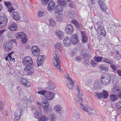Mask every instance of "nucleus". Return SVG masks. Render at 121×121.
<instances>
[{
	"label": "nucleus",
	"instance_id": "1",
	"mask_svg": "<svg viewBox=\"0 0 121 121\" xmlns=\"http://www.w3.org/2000/svg\"><path fill=\"white\" fill-rule=\"evenodd\" d=\"M53 55L54 58H52V60L54 66L56 69H58L62 71L60 65L61 61L59 55L58 54L57 52L56 51H53Z\"/></svg>",
	"mask_w": 121,
	"mask_h": 121
},
{
	"label": "nucleus",
	"instance_id": "2",
	"mask_svg": "<svg viewBox=\"0 0 121 121\" xmlns=\"http://www.w3.org/2000/svg\"><path fill=\"white\" fill-rule=\"evenodd\" d=\"M111 77L108 74H105L102 76L101 81L104 86L108 85L110 83Z\"/></svg>",
	"mask_w": 121,
	"mask_h": 121
},
{
	"label": "nucleus",
	"instance_id": "3",
	"mask_svg": "<svg viewBox=\"0 0 121 121\" xmlns=\"http://www.w3.org/2000/svg\"><path fill=\"white\" fill-rule=\"evenodd\" d=\"M80 105L81 108L84 111L87 112L90 116L92 115L95 112V110L91 107L87 108L81 103L80 104Z\"/></svg>",
	"mask_w": 121,
	"mask_h": 121
},
{
	"label": "nucleus",
	"instance_id": "4",
	"mask_svg": "<svg viewBox=\"0 0 121 121\" xmlns=\"http://www.w3.org/2000/svg\"><path fill=\"white\" fill-rule=\"evenodd\" d=\"M34 72V68L30 66H25L23 72L25 75H30L32 74Z\"/></svg>",
	"mask_w": 121,
	"mask_h": 121
},
{
	"label": "nucleus",
	"instance_id": "5",
	"mask_svg": "<svg viewBox=\"0 0 121 121\" xmlns=\"http://www.w3.org/2000/svg\"><path fill=\"white\" fill-rule=\"evenodd\" d=\"M22 62L25 66H31L33 63L31 58L28 56L24 58L22 60Z\"/></svg>",
	"mask_w": 121,
	"mask_h": 121
},
{
	"label": "nucleus",
	"instance_id": "6",
	"mask_svg": "<svg viewBox=\"0 0 121 121\" xmlns=\"http://www.w3.org/2000/svg\"><path fill=\"white\" fill-rule=\"evenodd\" d=\"M44 107L43 111L45 112L48 113L50 112L51 111L50 108H48L49 105L48 101L47 100H44L43 102Z\"/></svg>",
	"mask_w": 121,
	"mask_h": 121
},
{
	"label": "nucleus",
	"instance_id": "7",
	"mask_svg": "<svg viewBox=\"0 0 121 121\" xmlns=\"http://www.w3.org/2000/svg\"><path fill=\"white\" fill-rule=\"evenodd\" d=\"M3 47L5 51L6 52L10 51L13 48V46L11 44L8 42L4 43V44Z\"/></svg>",
	"mask_w": 121,
	"mask_h": 121
},
{
	"label": "nucleus",
	"instance_id": "8",
	"mask_svg": "<svg viewBox=\"0 0 121 121\" xmlns=\"http://www.w3.org/2000/svg\"><path fill=\"white\" fill-rule=\"evenodd\" d=\"M44 59V57L43 55H40L38 56L37 61V64L38 66H42L43 65Z\"/></svg>",
	"mask_w": 121,
	"mask_h": 121
},
{
	"label": "nucleus",
	"instance_id": "9",
	"mask_svg": "<svg viewBox=\"0 0 121 121\" xmlns=\"http://www.w3.org/2000/svg\"><path fill=\"white\" fill-rule=\"evenodd\" d=\"M81 37L82 43H85L87 42L88 39V37L85 32L82 31L81 33Z\"/></svg>",
	"mask_w": 121,
	"mask_h": 121
},
{
	"label": "nucleus",
	"instance_id": "10",
	"mask_svg": "<svg viewBox=\"0 0 121 121\" xmlns=\"http://www.w3.org/2000/svg\"><path fill=\"white\" fill-rule=\"evenodd\" d=\"M65 31L68 34H71L73 33V32L72 26L70 24L68 25L65 28Z\"/></svg>",
	"mask_w": 121,
	"mask_h": 121
},
{
	"label": "nucleus",
	"instance_id": "11",
	"mask_svg": "<svg viewBox=\"0 0 121 121\" xmlns=\"http://www.w3.org/2000/svg\"><path fill=\"white\" fill-rule=\"evenodd\" d=\"M8 18L6 17H3L1 21L0 22V29L4 27L8 22Z\"/></svg>",
	"mask_w": 121,
	"mask_h": 121
},
{
	"label": "nucleus",
	"instance_id": "12",
	"mask_svg": "<svg viewBox=\"0 0 121 121\" xmlns=\"http://www.w3.org/2000/svg\"><path fill=\"white\" fill-rule=\"evenodd\" d=\"M71 42L75 44L78 43V36L76 34L73 35L70 37Z\"/></svg>",
	"mask_w": 121,
	"mask_h": 121
},
{
	"label": "nucleus",
	"instance_id": "13",
	"mask_svg": "<svg viewBox=\"0 0 121 121\" xmlns=\"http://www.w3.org/2000/svg\"><path fill=\"white\" fill-rule=\"evenodd\" d=\"M121 88L116 84H114L112 88V91L114 94H117L121 91Z\"/></svg>",
	"mask_w": 121,
	"mask_h": 121
},
{
	"label": "nucleus",
	"instance_id": "14",
	"mask_svg": "<svg viewBox=\"0 0 121 121\" xmlns=\"http://www.w3.org/2000/svg\"><path fill=\"white\" fill-rule=\"evenodd\" d=\"M56 32L55 34L58 39H61L63 38L64 35V32L63 31L60 30H58L56 31Z\"/></svg>",
	"mask_w": 121,
	"mask_h": 121
},
{
	"label": "nucleus",
	"instance_id": "15",
	"mask_svg": "<svg viewBox=\"0 0 121 121\" xmlns=\"http://www.w3.org/2000/svg\"><path fill=\"white\" fill-rule=\"evenodd\" d=\"M45 95L46 98L49 100H51L54 98V94L49 91H47Z\"/></svg>",
	"mask_w": 121,
	"mask_h": 121
},
{
	"label": "nucleus",
	"instance_id": "16",
	"mask_svg": "<svg viewBox=\"0 0 121 121\" xmlns=\"http://www.w3.org/2000/svg\"><path fill=\"white\" fill-rule=\"evenodd\" d=\"M8 28L10 30L12 31H16L17 28V26L15 23L12 22Z\"/></svg>",
	"mask_w": 121,
	"mask_h": 121
},
{
	"label": "nucleus",
	"instance_id": "17",
	"mask_svg": "<svg viewBox=\"0 0 121 121\" xmlns=\"http://www.w3.org/2000/svg\"><path fill=\"white\" fill-rule=\"evenodd\" d=\"M64 44L65 46H68L71 44V41L70 38L68 36H66L64 40H63Z\"/></svg>",
	"mask_w": 121,
	"mask_h": 121
},
{
	"label": "nucleus",
	"instance_id": "18",
	"mask_svg": "<svg viewBox=\"0 0 121 121\" xmlns=\"http://www.w3.org/2000/svg\"><path fill=\"white\" fill-rule=\"evenodd\" d=\"M55 3L52 0H50L49 2L48 5V10L51 11L55 7Z\"/></svg>",
	"mask_w": 121,
	"mask_h": 121
},
{
	"label": "nucleus",
	"instance_id": "19",
	"mask_svg": "<svg viewBox=\"0 0 121 121\" xmlns=\"http://www.w3.org/2000/svg\"><path fill=\"white\" fill-rule=\"evenodd\" d=\"M99 69L101 72L105 73L107 72L108 70V67L106 65H102L99 66Z\"/></svg>",
	"mask_w": 121,
	"mask_h": 121
},
{
	"label": "nucleus",
	"instance_id": "20",
	"mask_svg": "<svg viewBox=\"0 0 121 121\" xmlns=\"http://www.w3.org/2000/svg\"><path fill=\"white\" fill-rule=\"evenodd\" d=\"M22 111L18 110L16 111L15 114V118L17 120H18L20 118L22 115Z\"/></svg>",
	"mask_w": 121,
	"mask_h": 121
},
{
	"label": "nucleus",
	"instance_id": "21",
	"mask_svg": "<svg viewBox=\"0 0 121 121\" xmlns=\"http://www.w3.org/2000/svg\"><path fill=\"white\" fill-rule=\"evenodd\" d=\"M71 22L77 28L79 29L81 27L82 25L77 20L73 19L71 21Z\"/></svg>",
	"mask_w": 121,
	"mask_h": 121
},
{
	"label": "nucleus",
	"instance_id": "22",
	"mask_svg": "<svg viewBox=\"0 0 121 121\" xmlns=\"http://www.w3.org/2000/svg\"><path fill=\"white\" fill-rule=\"evenodd\" d=\"M14 19L16 20H19L21 19V17L19 14L16 12H14L12 15Z\"/></svg>",
	"mask_w": 121,
	"mask_h": 121
},
{
	"label": "nucleus",
	"instance_id": "23",
	"mask_svg": "<svg viewBox=\"0 0 121 121\" xmlns=\"http://www.w3.org/2000/svg\"><path fill=\"white\" fill-rule=\"evenodd\" d=\"M57 2L59 5L63 7L66 6L67 4V2L65 0H58Z\"/></svg>",
	"mask_w": 121,
	"mask_h": 121
},
{
	"label": "nucleus",
	"instance_id": "24",
	"mask_svg": "<svg viewBox=\"0 0 121 121\" xmlns=\"http://www.w3.org/2000/svg\"><path fill=\"white\" fill-rule=\"evenodd\" d=\"M41 109L40 108H39V110L36 112H35L34 114L35 115V117L36 118H38L42 114L41 112Z\"/></svg>",
	"mask_w": 121,
	"mask_h": 121
},
{
	"label": "nucleus",
	"instance_id": "25",
	"mask_svg": "<svg viewBox=\"0 0 121 121\" xmlns=\"http://www.w3.org/2000/svg\"><path fill=\"white\" fill-rule=\"evenodd\" d=\"M63 7L59 5H57L55 10V13H58L59 12L63 11Z\"/></svg>",
	"mask_w": 121,
	"mask_h": 121
},
{
	"label": "nucleus",
	"instance_id": "26",
	"mask_svg": "<svg viewBox=\"0 0 121 121\" xmlns=\"http://www.w3.org/2000/svg\"><path fill=\"white\" fill-rule=\"evenodd\" d=\"M21 41L22 43L23 44H25L28 41L27 36L26 35L25 33L21 38Z\"/></svg>",
	"mask_w": 121,
	"mask_h": 121
},
{
	"label": "nucleus",
	"instance_id": "27",
	"mask_svg": "<svg viewBox=\"0 0 121 121\" xmlns=\"http://www.w3.org/2000/svg\"><path fill=\"white\" fill-rule=\"evenodd\" d=\"M103 61L109 64H112L114 62L112 60L106 57H105L104 58Z\"/></svg>",
	"mask_w": 121,
	"mask_h": 121
},
{
	"label": "nucleus",
	"instance_id": "28",
	"mask_svg": "<svg viewBox=\"0 0 121 121\" xmlns=\"http://www.w3.org/2000/svg\"><path fill=\"white\" fill-rule=\"evenodd\" d=\"M54 47L57 49L61 50L62 49V44L61 43H58L55 45Z\"/></svg>",
	"mask_w": 121,
	"mask_h": 121
},
{
	"label": "nucleus",
	"instance_id": "29",
	"mask_svg": "<svg viewBox=\"0 0 121 121\" xmlns=\"http://www.w3.org/2000/svg\"><path fill=\"white\" fill-rule=\"evenodd\" d=\"M47 84L48 85V87L49 89L51 90H53L55 88L54 85L50 82H47Z\"/></svg>",
	"mask_w": 121,
	"mask_h": 121
},
{
	"label": "nucleus",
	"instance_id": "30",
	"mask_svg": "<svg viewBox=\"0 0 121 121\" xmlns=\"http://www.w3.org/2000/svg\"><path fill=\"white\" fill-rule=\"evenodd\" d=\"M101 85L100 83L97 82L95 83L94 84V88L96 90L99 89L101 87Z\"/></svg>",
	"mask_w": 121,
	"mask_h": 121
},
{
	"label": "nucleus",
	"instance_id": "31",
	"mask_svg": "<svg viewBox=\"0 0 121 121\" xmlns=\"http://www.w3.org/2000/svg\"><path fill=\"white\" fill-rule=\"evenodd\" d=\"M95 96L99 98H102L103 97V95L102 93L96 92L94 94Z\"/></svg>",
	"mask_w": 121,
	"mask_h": 121
},
{
	"label": "nucleus",
	"instance_id": "32",
	"mask_svg": "<svg viewBox=\"0 0 121 121\" xmlns=\"http://www.w3.org/2000/svg\"><path fill=\"white\" fill-rule=\"evenodd\" d=\"M25 33L22 32L17 33L15 34L16 37L18 39L21 38Z\"/></svg>",
	"mask_w": 121,
	"mask_h": 121
},
{
	"label": "nucleus",
	"instance_id": "33",
	"mask_svg": "<svg viewBox=\"0 0 121 121\" xmlns=\"http://www.w3.org/2000/svg\"><path fill=\"white\" fill-rule=\"evenodd\" d=\"M103 58V57H97L96 56H95L94 58V60L95 62H99L101 61Z\"/></svg>",
	"mask_w": 121,
	"mask_h": 121
},
{
	"label": "nucleus",
	"instance_id": "34",
	"mask_svg": "<svg viewBox=\"0 0 121 121\" xmlns=\"http://www.w3.org/2000/svg\"><path fill=\"white\" fill-rule=\"evenodd\" d=\"M110 97V99L113 101L117 100L118 99V97L117 95H111Z\"/></svg>",
	"mask_w": 121,
	"mask_h": 121
},
{
	"label": "nucleus",
	"instance_id": "35",
	"mask_svg": "<svg viewBox=\"0 0 121 121\" xmlns=\"http://www.w3.org/2000/svg\"><path fill=\"white\" fill-rule=\"evenodd\" d=\"M70 83L69 84H67L68 86L69 87V89H72L73 88V86L74 84V82L72 80L70 81Z\"/></svg>",
	"mask_w": 121,
	"mask_h": 121
},
{
	"label": "nucleus",
	"instance_id": "36",
	"mask_svg": "<svg viewBox=\"0 0 121 121\" xmlns=\"http://www.w3.org/2000/svg\"><path fill=\"white\" fill-rule=\"evenodd\" d=\"M110 66L113 72L115 73L117 72L116 70L117 69V67L116 65H110Z\"/></svg>",
	"mask_w": 121,
	"mask_h": 121
},
{
	"label": "nucleus",
	"instance_id": "37",
	"mask_svg": "<svg viewBox=\"0 0 121 121\" xmlns=\"http://www.w3.org/2000/svg\"><path fill=\"white\" fill-rule=\"evenodd\" d=\"M14 52L13 51H12L8 54L7 56L5 58V59L6 61L11 60V56H12V55Z\"/></svg>",
	"mask_w": 121,
	"mask_h": 121
},
{
	"label": "nucleus",
	"instance_id": "38",
	"mask_svg": "<svg viewBox=\"0 0 121 121\" xmlns=\"http://www.w3.org/2000/svg\"><path fill=\"white\" fill-rule=\"evenodd\" d=\"M61 109V107L59 105H57L54 107V110L56 112L60 111Z\"/></svg>",
	"mask_w": 121,
	"mask_h": 121
},
{
	"label": "nucleus",
	"instance_id": "39",
	"mask_svg": "<svg viewBox=\"0 0 121 121\" xmlns=\"http://www.w3.org/2000/svg\"><path fill=\"white\" fill-rule=\"evenodd\" d=\"M49 21L50 22V25L52 26H54L56 25V22L55 21L52 19H49Z\"/></svg>",
	"mask_w": 121,
	"mask_h": 121
},
{
	"label": "nucleus",
	"instance_id": "40",
	"mask_svg": "<svg viewBox=\"0 0 121 121\" xmlns=\"http://www.w3.org/2000/svg\"><path fill=\"white\" fill-rule=\"evenodd\" d=\"M39 50L40 51L39 47L36 46H33L32 47L31 49V52L33 51L36 52V51H38Z\"/></svg>",
	"mask_w": 121,
	"mask_h": 121
},
{
	"label": "nucleus",
	"instance_id": "41",
	"mask_svg": "<svg viewBox=\"0 0 121 121\" xmlns=\"http://www.w3.org/2000/svg\"><path fill=\"white\" fill-rule=\"evenodd\" d=\"M4 4L6 7L8 8L11 7L12 6V4L10 2L5 1L4 2Z\"/></svg>",
	"mask_w": 121,
	"mask_h": 121
},
{
	"label": "nucleus",
	"instance_id": "42",
	"mask_svg": "<svg viewBox=\"0 0 121 121\" xmlns=\"http://www.w3.org/2000/svg\"><path fill=\"white\" fill-rule=\"evenodd\" d=\"M116 107L117 110L121 111V101L117 103Z\"/></svg>",
	"mask_w": 121,
	"mask_h": 121
},
{
	"label": "nucleus",
	"instance_id": "43",
	"mask_svg": "<svg viewBox=\"0 0 121 121\" xmlns=\"http://www.w3.org/2000/svg\"><path fill=\"white\" fill-rule=\"evenodd\" d=\"M103 98L104 99L107 98L108 96V92L105 90H103Z\"/></svg>",
	"mask_w": 121,
	"mask_h": 121
},
{
	"label": "nucleus",
	"instance_id": "44",
	"mask_svg": "<svg viewBox=\"0 0 121 121\" xmlns=\"http://www.w3.org/2000/svg\"><path fill=\"white\" fill-rule=\"evenodd\" d=\"M46 91L44 90H42L38 91L37 92V93L40 94V95H44L45 96L46 93Z\"/></svg>",
	"mask_w": 121,
	"mask_h": 121
},
{
	"label": "nucleus",
	"instance_id": "45",
	"mask_svg": "<svg viewBox=\"0 0 121 121\" xmlns=\"http://www.w3.org/2000/svg\"><path fill=\"white\" fill-rule=\"evenodd\" d=\"M24 83L23 84L24 86H25L29 87L30 86V82L26 80V81L25 82H23Z\"/></svg>",
	"mask_w": 121,
	"mask_h": 121
},
{
	"label": "nucleus",
	"instance_id": "46",
	"mask_svg": "<svg viewBox=\"0 0 121 121\" xmlns=\"http://www.w3.org/2000/svg\"><path fill=\"white\" fill-rule=\"evenodd\" d=\"M48 119L47 117L43 116L39 118V121H46Z\"/></svg>",
	"mask_w": 121,
	"mask_h": 121
},
{
	"label": "nucleus",
	"instance_id": "47",
	"mask_svg": "<svg viewBox=\"0 0 121 121\" xmlns=\"http://www.w3.org/2000/svg\"><path fill=\"white\" fill-rule=\"evenodd\" d=\"M50 119L51 120L53 121H54L56 120V116L55 114H51Z\"/></svg>",
	"mask_w": 121,
	"mask_h": 121
},
{
	"label": "nucleus",
	"instance_id": "48",
	"mask_svg": "<svg viewBox=\"0 0 121 121\" xmlns=\"http://www.w3.org/2000/svg\"><path fill=\"white\" fill-rule=\"evenodd\" d=\"M32 55L34 56H37L40 54V51H33L31 52Z\"/></svg>",
	"mask_w": 121,
	"mask_h": 121
},
{
	"label": "nucleus",
	"instance_id": "49",
	"mask_svg": "<svg viewBox=\"0 0 121 121\" xmlns=\"http://www.w3.org/2000/svg\"><path fill=\"white\" fill-rule=\"evenodd\" d=\"M26 79L23 78H21L19 79V82L20 83L22 84H24L23 82H25L26 81Z\"/></svg>",
	"mask_w": 121,
	"mask_h": 121
},
{
	"label": "nucleus",
	"instance_id": "50",
	"mask_svg": "<svg viewBox=\"0 0 121 121\" xmlns=\"http://www.w3.org/2000/svg\"><path fill=\"white\" fill-rule=\"evenodd\" d=\"M78 97L76 99V100L78 102H81L82 101V98L81 96H79V95L77 96Z\"/></svg>",
	"mask_w": 121,
	"mask_h": 121
},
{
	"label": "nucleus",
	"instance_id": "51",
	"mask_svg": "<svg viewBox=\"0 0 121 121\" xmlns=\"http://www.w3.org/2000/svg\"><path fill=\"white\" fill-rule=\"evenodd\" d=\"M49 0H41V3L43 5H47Z\"/></svg>",
	"mask_w": 121,
	"mask_h": 121
},
{
	"label": "nucleus",
	"instance_id": "52",
	"mask_svg": "<svg viewBox=\"0 0 121 121\" xmlns=\"http://www.w3.org/2000/svg\"><path fill=\"white\" fill-rule=\"evenodd\" d=\"M68 4L69 6L71 8L74 9L75 8L74 3L73 2L69 3Z\"/></svg>",
	"mask_w": 121,
	"mask_h": 121
},
{
	"label": "nucleus",
	"instance_id": "53",
	"mask_svg": "<svg viewBox=\"0 0 121 121\" xmlns=\"http://www.w3.org/2000/svg\"><path fill=\"white\" fill-rule=\"evenodd\" d=\"M100 8L101 10L103 11H105L107 9L105 4H104V5L100 6Z\"/></svg>",
	"mask_w": 121,
	"mask_h": 121
},
{
	"label": "nucleus",
	"instance_id": "54",
	"mask_svg": "<svg viewBox=\"0 0 121 121\" xmlns=\"http://www.w3.org/2000/svg\"><path fill=\"white\" fill-rule=\"evenodd\" d=\"M98 3L99 5L100 6H101L103 5H104V4H105L104 3V1L102 0H99L98 1Z\"/></svg>",
	"mask_w": 121,
	"mask_h": 121
},
{
	"label": "nucleus",
	"instance_id": "55",
	"mask_svg": "<svg viewBox=\"0 0 121 121\" xmlns=\"http://www.w3.org/2000/svg\"><path fill=\"white\" fill-rule=\"evenodd\" d=\"M102 23L99 22H97L95 24V25L97 27V29L99 28V27L101 26V24Z\"/></svg>",
	"mask_w": 121,
	"mask_h": 121
},
{
	"label": "nucleus",
	"instance_id": "56",
	"mask_svg": "<svg viewBox=\"0 0 121 121\" xmlns=\"http://www.w3.org/2000/svg\"><path fill=\"white\" fill-rule=\"evenodd\" d=\"M100 32L102 35L104 36L105 35L106 31L104 29L102 30Z\"/></svg>",
	"mask_w": 121,
	"mask_h": 121
},
{
	"label": "nucleus",
	"instance_id": "57",
	"mask_svg": "<svg viewBox=\"0 0 121 121\" xmlns=\"http://www.w3.org/2000/svg\"><path fill=\"white\" fill-rule=\"evenodd\" d=\"M65 77L68 79V80L70 81H72V80L70 78V76H69L67 74H65Z\"/></svg>",
	"mask_w": 121,
	"mask_h": 121
},
{
	"label": "nucleus",
	"instance_id": "58",
	"mask_svg": "<svg viewBox=\"0 0 121 121\" xmlns=\"http://www.w3.org/2000/svg\"><path fill=\"white\" fill-rule=\"evenodd\" d=\"M80 118V116L79 115L77 114L75 115L74 117V119L76 120L78 119H79Z\"/></svg>",
	"mask_w": 121,
	"mask_h": 121
},
{
	"label": "nucleus",
	"instance_id": "59",
	"mask_svg": "<svg viewBox=\"0 0 121 121\" xmlns=\"http://www.w3.org/2000/svg\"><path fill=\"white\" fill-rule=\"evenodd\" d=\"M44 13L43 12H42L41 11H39L38 13V16H39L42 17L43 15V14Z\"/></svg>",
	"mask_w": 121,
	"mask_h": 121
},
{
	"label": "nucleus",
	"instance_id": "60",
	"mask_svg": "<svg viewBox=\"0 0 121 121\" xmlns=\"http://www.w3.org/2000/svg\"><path fill=\"white\" fill-rule=\"evenodd\" d=\"M91 64L93 67H95L96 66L97 63L95 62L93 60H92L91 61Z\"/></svg>",
	"mask_w": 121,
	"mask_h": 121
},
{
	"label": "nucleus",
	"instance_id": "61",
	"mask_svg": "<svg viewBox=\"0 0 121 121\" xmlns=\"http://www.w3.org/2000/svg\"><path fill=\"white\" fill-rule=\"evenodd\" d=\"M105 14V17L108 18V17H109V14H111L110 13H108L106 11H105L104 12Z\"/></svg>",
	"mask_w": 121,
	"mask_h": 121
},
{
	"label": "nucleus",
	"instance_id": "62",
	"mask_svg": "<svg viewBox=\"0 0 121 121\" xmlns=\"http://www.w3.org/2000/svg\"><path fill=\"white\" fill-rule=\"evenodd\" d=\"M29 100L30 102H33L34 100V99L32 96H31L29 98Z\"/></svg>",
	"mask_w": 121,
	"mask_h": 121
},
{
	"label": "nucleus",
	"instance_id": "63",
	"mask_svg": "<svg viewBox=\"0 0 121 121\" xmlns=\"http://www.w3.org/2000/svg\"><path fill=\"white\" fill-rule=\"evenodd\" d=\"M10 8L9 9L8 11L9 13H11L12 11L14 10V9L12 7H10Z\"/></svg>",
	"mask_w": 121,
	"mask_h": 121
},
{
	"label": "nucleus",
	"instance_id": "64",
	"mask_svg": "<svg viewBox=\"0 0 121 121\" xmlns=\"http://www.w3.org/2000/svg\"><path fill=\"white\" fill-rule=\"evenodd\" d=\"M117 74L121 77V70L119 69L117 70Z\"/></svg>",
	"mask_w": 121,
	"mask_h": 121
}]
</instances>
